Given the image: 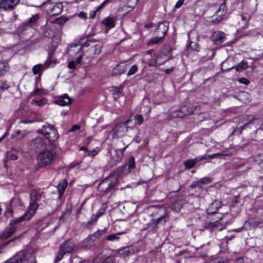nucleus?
<instances>
[{
	"mask_svg": "<svg viewBox=\"0 0 263 263\" xmlns=\"http://www.w3.org/2000/svg\"><path fill=\"white\" fill-rule=\"evenodd\" d=\"M168 219V216L167 214L165 213L162 216L155 220L157 223L164 224Z\"/></svg>",
	"mask_w": 263,
	"mask_h": 263,
	"instance_id": "38",
	"label": "nucleus"
},
{
	"mask_svg": "<svg viewBox=\"0 0 263 263\" xmlns=\"http://www.w3.org/2000/svg\"><path fill=\"white\" fill-rule=\"evenodd\" d=\"M124 233L123 232H122L118 233L116 234H111V235H108L106 239L109 241H118L119 239V237H118V235H121Z\"/></svg>",
	"mask_w": 263,
	"mask_h": 263,
	"instance_id": "36",
	"label": "nucleus"
},
{
	"mask_svg": "<svg viewBox=\"0 0 263 263\" xmlns=\"http://www.w3.org/2000/svg\"><path fill=\"white\" fill-rule=\"evenodd\" d=\"M135 160L133 156H130L129 158L127 166L129 172L133 171L135 168Z\"/></svg>",
	"mask_w": 263,
	"mask_h": 263,
	"instance_id": "30",
	"label": "nucleus"
},
{
	"mask_svg": "<svg viewBox=\"0 0 263 263\" xmlns=\"http://www.w3.org/2000/svg\"><path fill=\"white\" fill-rule=\"evenodd\" d=\"M66 253L62 251V249L60 248V250L55 257V262L57 263L59 262L63 257L64 255H65Z\"/></svg>",
	"mask_w": 263,
	"mask_h": 263,
	"instance_id": "40",
	"label": "nucleus"
},
{
	"mask_svg": "<svg viewBox=\"0 0 263 263\" xmlns=\"http://www.w3.org/2000/svg\"><path fill=\"white\" fill-rule=\"evenodd\" d=\"M138 2V0H127V6H123L120 7L119 9V11H125V13H127L128 12L132 11L134 7L137 5Z\"/></svg>",
	"mask_w": 263,
	"mask_h": 263,
	"instance_id": "16",
	"label": "nucleus"
},
{
	"mask_svg": "<svg viewBox=\"0 0 263 263\" xmlns=\"http://www.w3.org/2000/svg\"><path fill=\"white\" fill-rule=\"evenodd\" d=\"M55 157L53 150L46 149L41 152L37 157V164L40 167H44L51 164Z\"/></svg>",
	"mask_w": 263,
	"mask_h": 263,
	"instance_id": "4",
	"label": "nucleus"
},
{
	"mask_svg": "<svg viewBox=\"0 0 263 263\" xmlns=\"http://www.w3.org/2000/svg\"><path fill=\"white\" fill-rule=\"evenodd\" d=\"M39 18V16L37 14H35L31 17H30L28 21L27 22V23L31 24L35 22Z\"/></svg>",
	"mask_w": 263,
	"mask_h": 263,
	"instance_id": "48",
	"label": "nucleus"
},
{
	"mask_svg": "<svg viewBox=\"0 0 263 263\" xmlns=\"http://www.w3.org/2000/svg\"><path fill=\"white\" fill-rule=\"evenodd\" d=\"M5 263H36L32 250L21 251Z\"/></svg>",
	"mask_w": 263,
	"mask_h": 263,
	"instance_id": "3",
	"label": "nucleus"
},
{
	"mask_svg": "<svg viewBox=\"0 0 263 263\" xmlns=\"http://www.w3.org/2000/svg\"><path fill=\"white\" fill-rule=\"evenodd\" d=\"M226 13V7L224 3H223L220 6L218 10H217L216 12L218 17L214 20H212V22L214 23H217L219 22L221 20H222Z\"/></svg>",
	"mask_w": 263,
	"mask_h": 263,
	"instance_id": "15",
	"label": "nucleus"
},
{
	"mask_svg": "<svg viewBox=\"0 0 263 263\" xmlns=\"http://www.w3.org/2000/svg\"><path fill=\"white\" fill-rule=\"evenodd\" d=\"M182 203L179 201H176L172 205V209L176 212H179L182 208Z\"/></svg>",
	"mask_w": 263,
	"mask_h": 263,
	"instance_id": "35",
	"label": "nucleus"
},
{
	"mask_svg": "<svg viewBox=\"0 0 263 263\" xmlns=\"http://www.w3.org/2000/svg\"><path fill=\"white\" fill-rule=\"evenodd\" d=\"M37 133L43 135L50 142H54L58 139L59 135L54 128L50 125H45L37 130Z\"/></svg>",
	"mask_w": 263,
	"mask_h": 263,
	"instance_id": "6",
	"label": "nucleus"
},
{
	"mask_svg": "<svg viewBox=\"0 0 263 263\" xmlns=\"http://www.w3.org/2000/svg\"><path fill=\"white\" fill-rule=\"evenodd\" d=\"M110 2L109 0H105L100 5H99L95 10L91 12L89 14L90 18H93L96 14V12L99 11L100 9L103 8L106 4H108Z\"/></svg>",
	"mask_w": 263,
	"mask_h": 263,
	"instance_id": "26",
	"label": "nucleus"
},
{
	"mask_svg": "<svg viewBox=\"0 0 263 263\" xmlns=\"http://www.w3.org/2000/svg\"><path fill=\"white\" fill-rule=\"evenodd\" d=\"M41 31L44 36L47 37H51L54 34L53 27L49 24L42 26L41 28Z\"/></svg>",
	"mask_w": 263,
	"mask_h": 263,
	"instance_id": "17",
	"label": "nucleus"
},
{
	"mask_svg": "<svg viewBox=\"0 0 263 263\" xmlns=\"http://www.w3.org/2000/svg\"><path fill=\"white\" fill-rule=\"evenodd\" d=\"M47 100L46 98H43L40 100H33L32 103H34L36 105L41 106L47 103Z\"/></svg>",
	"mask_w": 263,
	"mask_h": 263,
	"instance_id": "46",
	"label": "nucleus"
},
{
	"mask_svg": "<svg viewBox=\"0 0 263 263\" xmlns=\"http://www.w3.org/2000/svg\"><path fill=\"white\" fill-rule=\"evenodd\" d=\"M242 21L243 22V24L246 25L247 24V22H248L249 18L248 17L244 16L243 15L241 16Z\"/></svg>",
	"mask_w": 263,
	"mask_h": 263,
	"instance_id": "58",
	"label": "nucleus"
},
{
	"mask_svg": "<svg viewBox=\"0 0 263 263\" xmlns=\"http://www.w3.org/2000/svg\"><path fill=\"white\" fill-rule=\"evenodd\" d=\"M222 203L221 201L215 200L213 203L210 204L207 209V213L208 214H213L216 213L217 210L221 207Z\"/></svg>",
	"mask_w": 263,
	"mask_h": 263,
	"instance_id": "20",
	"label": "nucleus"
},
{
	"mask_svg": "<svg viewBox=\"0 0 263 263\" xmlns=\"http://www.w3.org/2000/svg\"><path fill=\"white\" fill-rule=\"evenodd\" d=\"M158 224L159 223H157L156 220H153L147 224V228L149 231H152L153 233H155L157 230Z\"/></svg>",
	"mask_w": 263,
	"mask_h": 263,
	"instance_id": "32",
	"label": "nucleus"
},
{
	"mask_svg": "<svg viewBox=\"0 0 263 263\" xmlns=\"http://www.w3.org/2000/svg\"><path fill=\"white\" fill-rule=\"evenodd\" d=\"M184 1V0H178L175 6V8L178 9L180 8L183 5Z\"/></svg>",
	"mask_w": 263,
	"mask_h": 263,
	"instance_id": "55",
	"label": "nucleus"
},
{
	"mask_svg": "<svg viewBox=\"0 0 263 263\" xmlns=\"http://www.w3.org/2000/svg\"><path fill=\"white\" fill-rule=\"evenodd\" d=\"M174 70V68L172 67L169 69H166L165 71L166 74H168Z\"/></svg>",
	"mask_w": 263,
	"mask_h": 263,
	"instance_id": "63",
	"label": "nucleus"
},
{
	"mask_svg": "<svg viewBox=\"0 0 263 263\" xmlns=\"http://www.w3.org/2000/svg\"><path fill=\"white\" fill-rule=\"evenodd\" d=\"M134 252L133 247L132 246L125 247L119 251V253L124 257L128 256Z\"/></svg>",
	"mask_w": 263,
	"mask_h": 263,
	"instance_id": "27",
	"label": "nucleus"
},
{
	"mask_svg": "<svg viewBox=\"0 0 263 263\" xmlns=\"http://www.w3.org/2000/svg\"><path fill=\"white\" fill-rule=\"evenodd\" d=\"M80 150L85 151L87 153V155L91 157H95L98 153L99 149L98 147L93 148L91 151H88L86 147H82L80 148Z\"/></svg>",
	"mask_w": 263,
	"mask_h": 263,
	"instance_id": "31",
	"label": "nucleus"
},
{
	"mask_svg": "<svg viewBox=\"0 0 263 263\" xmlns=\"http://www.w3.org/2000/svg\"><path fill=\"white\" fill-rule=\"evenodd\" d=\"M210 182L211 179L210 178H203L200 180L199 183L206 184L210 183Z\"/></svg>",
	"mask_w": 263,
	"mask_h": 263,
	"instance_id": "51",
	"label": "nucleus"
},
{
	"mask_svg": "<svg viewBox=\"0 0 263 263\" xmlns=\"http://www.w3.org/2000/svg\"><path fill=\"white\" fill-rule=\"evenodd\" d=\"M211 40L216 45H219L226 40L225 33L221 31L213 32L211 36Z\"/></svg>",
	"mask_w": 263,
	"mask_h": 263,
	"instance_id": "11",
	"label": "nucleus"
},
{
	"mask_svg": "<svg viewBox=\"0 0 263 263\" xmlns=\"http://www.w3.org/2000/svg\"><path fill=\"white\" fill-rule=\"evenodd\" d=\"M232 202H233V203H232V207H234V204L237 203H238L239 202L238 201V197L236 196L234 198V200H233Z\"/></svg>",
	"mask_w": 263,
	"mask_h": 263,
	"instance_id": "62",
	"label": "nucleus"
},
{
	"mask_svg": "<svg viewBox=\"0 0 263 263\" xmlns=\"http://www.w3.org/2000/svg\"><path fill=\"white\" fill-rule=\"evenodd\" d=\"M44 91L41 89H36L31 92L32 95H41L43 93Z\"/></svg>",
	"mask_w": 263,
	"mask_h": 263,
	"instance_id": "52",
	"label": "nucleus"
},
{
	"mask_svg": "<svg viewBox=\"0 0 263 263\" xmlns=\"http://www.w3.org/2000/svg\"><path fill=\"white\" fill-rule=\"evenodd\" d=\"M80 127L79 125H74L70 129L69 132H73L75 130L79 129Z\"/></svg>",
	"mask_w": 263,
	"mask_h": 263,
	"instance_id": "57",
	"label": "nucleus"
},
{
	"mask_svg": "<svg viewBox=\"0 0 263 263\" xmlns=\"http://www.w3.org/2000/svg\"><path fill=\"white\" fill-rule=\"evenodd\" d=\"M137 70H138V67H137V65H132V67H130V68L129 69V71L127 72V76H130L134 74L137 71Z\"/></svg>",
	"mask_w": 263,
	"mask_h": 263,
	"instance_id": "44",
	"label": "nucleus"
},
{
	"mask_svg": "<svg viewBox=\"0 0 263 263\" xmlns=\"http://www.w3.org/2000/svg\"><path fill=\"white\" fill-rule=\"evenodd\" d=\"M19 199H14L12 200L10 206L8 208L7 211L5 212V215L7 217H10L12 216V208L14 206V203L19 202Z\"/></svg>",
	"mask_w": 263,
	"mask_h": 263,
	"instance_id": "29",
	"label": "nucleus"
},
{
	"mask_svg": "<svg viewBox=\"0 0 263 263\" xmlns=\"http://www.w3.org/2000/svg\"><path fill=\"white\" fill-rule=\"evenodd\" d=\"M81 259L78 256H74L71 259V263H81Z\"/></svg>",
	"mask_w": 263,
	"mask_h": 263,
	"instance_id": "54",
	"label": "nucleus"
},
{
	"mask_svg": "<svg viewBox=\"0 0 263 263\" xmlns=\"http://www.w3.org/2000/svg\"><path fill=\"white\" fill-rule=\"evenodd\" d=\"M83 47L81 44H74L70 45L68 49V53L70 57H74L79 53Z\"/></svg>",
	"mask_w": 263,
	"mask_h": 263,
	"instance_id": "19",
	"label": "nucleus"
},
{
	"mask_svg": "<svg viewBox=\"0 0 263 263\" xmlns=\"http://www.w3.org/2000/svg\"><path fill=\"white\" fill-rule=\"evenodd\" d=\"M102 23L109 28L115 27V20L110 16L104 18Z\"/></svg>",
	"mask_w": 263,
	"mask_h": 263,
	"instance_id": "25",
	"label": "nucleus"
},
{
	"mask_svg": "<svg viewBox=\"0 0 263 263\" xmlns=\"http://www.w3.org/2000/svg\"><path fill=\"white\" fill-rule=\"evenodd\" d=\"M51 0H47L43 4L47 13L50 15H58L63 10V4L61 2H52Z\"/></svg>",
	"mask_w": 263,
	"mask_h": 263,
	"instance_id": "5",
	"label": "nucleus"
},
{
	"mask_svg": "<svg viewBox=\"0 0 263 263\" xmlns=\"http://www.w3.org/2000/svg\"><path fill=\"white\" fill-rule=\"evenodd\" d=\"M9 159L11 160H15L17 159V156L15 154H11L9 156Z\"/></svg>",
	"mask_w": 263,
	"mask_h": 263,
	"instance_id": "59",
	"label": "nucleus"
},
{
	"mask_svg": "<svg viewBox=\"0 0 263 263\" xmlns=\"http://www.w3.org/2000/svg\"><path fill=\"white\" fill-rule=\"evenodd\" d=\"M19 218H17L10 221L9 226L6 227V229L0 233V239H6L14 234L16 230L15 225L22 221H17V220Z\"/></svg>",
	"mask_w": 263,
	"mask_h": 263,
	"instance_id": "8",
	"label": "nucleus"
},
{
	"mask_svg": "<svg viewBox=\"0 0 263 263\" xmlns=\"http://www.w3.org/2000/svg\"><path fill=\"white\" fill-rule=\"evenodd\" d=\"M77 63V61L76 62L74 61H71L68 64V67L70 69H75V63Z\"/></svg>",
	"mask_w": 263,
	"mask_h": 263,
	"instance_id": "53",
	"label": "nucleus"
},
{
	"mask_svg": "<svg viewBox=\"0 0 263 263\" xmlns=\"http://www.w3.org/2000/svg\"><path fill=\"white\" fill-rule=\"evenodd\" d=\"M104 210H99L96 215H94L92 216V220L93 221H96L98 219L104 214Z\"/></svg>",
	"mask_w": 263,
	"mask_h": 263,
	"instance_id": "45",
	"label": "nucleus"
},
{
	"mask_svg": "<svg viewBox=\"0 0 263 263\" xmlns=\"http://www.w3.org/2000/svg\"><path fill=\"white\" fill-rule=\"evenodd\" d=\"M42 197L41 192L33 189L30 194V202L28 210L23 216L19 217L17 221H24L30 219L36 213L39 207L38 202Z\"/></svg>",
	"mask_w": 263,
	"mask_h": 263,
	"instance_id": "2",
	"label": "nucleus"
},
{
	"mask_svg": "<svg viewBox=\"0 0 263 263\" xmlns=\"http://www.w3.org/2000/svg\"><path fill=\"white\" fill-rule=\"evenodd\" d=\"M9 68L8 63L6 61L0 62V76L7 72Z\"/></svg>",
	"mask_w": 263,
	"mask_h": 263,
	"instance_id": "28",
	"label": "nucleus"
},
{
	"mask_svg": "<svg viewBox=\"0 0 263 263\" xmlns=\"http://www.w3.org/2000/svg\"><path fill=\"white\" fill-rule=\"evenodd\" d=\"M78 16L80 18L86 20L87 18V14L84 12H81L78 14Z\"/></svg>",
	"mask_w": 263,
	"mask_h": 263,
	"instance_id": "56",
	"label": "nucleus"
},
{
	"mask_svg": "<svg viewBox=\"0 0 263 263\" xmlns=\"http://www.w3.org/2000/svg\"><path fill=\"white\" fill-rule=\"evenodd\" d=\"M44 144V142L41 137H37L32 141V144L36 148L40 146H43Z\"/></svg>",
	"mask_w": 263,
	"mask_h": 263,
	"instance_id": "37",
	"label": "nucleus"
},
{
	"mask_svg": "<svg viewBox=\"0 0 263 263\" xmlns=\"http://www.w3.org/2000/svg\"><path fill=\"white\" fill-rule=\"evenodd\" d=\"M76 245L72 240H68L61 245L60 248L66 254L71 253L75 248Z\"/></svg>",
	"mask_w": 263,
	"mask_h": 263,
	"instance_id": "14",
	"label": "nucleus"
},
{
	"mask_svg": "<svg viewBox=\"0 0 263 263\" xmlns=\"http://www.w3.org/2000/svg\"><path fill=\"white\" fill-rule=\"evenodd\" d=\"M19 2L20 0H0V9L5 11L12 10Z\"/></svg>",
	"mask_w": 263,
	"mask_h": 263,
	"instance_id": "10",
	"label": "nucleus"
},
{
	"mask_svg": "<svg viewBox=\"0 0 263 263\" xmlns=\"http://www.w3.org/2000/svg\"><path fill=\"white\" fill-rule=\"evenodd\" d=\"M247 62L245 61H241L239 64L235 67L237 71H242L248 68Z\"/></svg>",
	"mask_w": 263,
	"mask_h": 263,
	"instance_id": "34",
	"label": "nucleus"
},
{
	"mask_svg": "<svg viewBox=\"0 0 263 263\" xmlns=\"http://www.w3.org/2000/svg\"><path fill=\"white\" fill-rule=\"evenodd\" d=\"M129 121L130 120H128L124 122L117 124L112 129V138L115 139L125 135L127 132L128 129L130 128L128 126Z\"/></svg>",
	"mask_w": 263,
	"mask_h": 263,
	"instance_id": "7",
	"label": "nucleus"
},
{
	"mask_svg": "<svg viewBox=\"0 0 263 263\" xmlns=\"http://www.w3.org/2000/svg\"><path fill=\"white\" fill-rule=\"evenodd\" d=\"M102 44L100 42L94 43L89 42L87 45L83 46L84 53L83 55H80L77 59V64L82 62L83 64H86L90 60L96 56L100 54Z\"/></svg>",
	"mask_w": 263,
	"mask_h": 263,
	"instance_id": "1",
	"label": "nucleus"
},
{
	"mask_svg": "<svg viewBox=\"0 0 263 263\" xmlns=\"http://www.w3.org/2000/svg\"><path fill=\"white\" fill-rule=\"evenodd\" d=\"M54 63H52L51 61L46 62L44 64H37L33 66L32 68V71L34 74H38L41 73V72L48 68L50 66H54Z\"/></svg>",
	"mask_w": 263,
	"mask_h": 263,
	"instance_id": "13",
	"label": "nucleus"
},
{
	"mask_svg": "<svg viewBox=\"0 0 263 263\" xmlns=\"http://www.w3.org/2000/svg\"><path fill=\"white\" fill-rule=\"evenodd\" d=\"M234 263H243V259L242 257H239L235 260Z\"/></svg>",
	"mask_w": 263,
	"mask_h": 263,
	"instance_id": "61",
	"label": "nucleus"
},
{
	"mask_svg": "<svg viewBox=\"0 0 263 263\" xmlns=\"http://www.w3.org/2000/svg\"><path fill=\"white\" fill-rule=\"evenodd\" d=\"M26 134L25 130H17L13 135V137L15 140H20L22 139Z\"/></svg>",
	"mask_w": 263,
	"mask_h": 263,
	"instance_id": "33",
	"label": "nucleus"
},
{
	"mask_svg": "<svg viewBox=\"0 0 263 263\" xmlns=\"http://www.w3.org/2000/svg\"><path fill=\"white\" fill-rule=\"evenodd\" d=\"M186 110V108L185 107H182L181 109L178 110H175L174 111L171 112L169 115L170 119L179 118H183L185 115L186 113L185 111Z\"/></svg>",
	"mask_w": 263,
	"mask_h": 263,
	"instance_id": "22",
	"label": "nucleus"
},
{
	"mask_svg": "<svg viewBox=\"0 0 263 263\" xmlns=\"http://www.w3.org/2000/svg\"><path fill=\"white\" fill-rule=\"evenodd\" d=\"M157 63V60L156 59L155 60H151L149 63H148V65L149 66H155V64H156Z\"/></svg>",
	"mask_w": 263,
	"mask_h": 263,
	"instance_id": "60",
	"label": "nucleus"
},
{
	"mask_svg": "<svg viewBox=\"0 0 263 263\" xmlns=\"http://www.w3.org/2000/svg\"><path fill=\"white\" fill-rule=\"evenodd\" d=\"M80 164L79 163H75V162H73L71 164V165H70V167L71 168H73V167H76V166H79Z\"/></svg>",
	"mask_w": 263,
	"mask_h": 263,
	"instance_id": "64",
	"label": "nucleus"
},
{
	"mask_svg": "<svg viewBox=\"0 0 263 263\" xmlns=\"http://www.w3.org/2000/svg\"><path fill=\"white\" fill-rule=\"evenodd\" d=\"M71 102L70 98L67 94H65L56 100L55 103L60 106H65L70 104Z\"/></svg>",
	"mask_w": 263,
	"mask_h": 263,
	"instance_id": "21",
	"label": "nucleus"
},
{
	"mask_svg": "<svg viewBox=\"0 0 263 263\" xmlns=\"http://www.w3.org/2000/svg\"><path fill=\"white\" fill-rule=\"evenodd\" d=\"M127 66L128 64L126 62H122L117 64L112 70V74L114 75H118L124 73Z\"/></svg>",
	"mask_w": 263,
	"mask_h": 263,
	"instance_id": "18",
	"label": "nucleus"
},
{
	"mask_svg": "<svg viewBox=\"0 0 263 263\" xmlns=\"http://www.w3.org/2000/svg\"><path fill=\"white\" fill-rule=\"evenodd\" d=\"M163 38H164L163 37H162L160 35H158V36H156L153 39H151L149 41L148 44H158L163 40Z\"/></svg>",
	"mask_w": 263,
	"mask_h": 263,
	"instance_id": "39",
	"label": "nucleus"
},
{
	"mask_svg": "<svg viewBox=\"0 0 263 263\" xmlns=\"http://www.w3.org/2000/svg\"><path fill=\"white\" fill-rule=\"evenodd\" d=\"M134 119L136 121V124H141L143 122V118L141 115L137 114L135 116Z\"/></svg>",
	"mask_w": 263,
	"mask_h": 263,
	"instance_id": "42",
	"label": "nucleus"
},
{
	"mask_svg": "<svg viewBox=\"0 0 263 263\" xmlns=\"http://www.w3.org/2000/svg\"><path fill=\"white\" fill-rule=\"evenodd\" d=\"M107 229H104L101 230H99L96 233H95L92 235H91L95 239H97L99 238L100 236L104 234L106 232Z\"/></svg>",
	"mask_w": 263,
	"mask_h": 263,
	"instance_id": "41",
	"label": "nucleus"
},
{
	"mask_svg": "<svg viewBox=\"0 0 263 263\" xmlns=\"http://www.w3.org/2000/svg\"><path fill=\"white\" fill-rule=\"evenodd\" d=\"M95 238L91 235L85 238L81 243V247L84 248H89L94 245Z\"/></svg>",
	"mask_w": 263,
	"mask_h": 263,
	"instance_id": "23",
	"label": "nucleus"
},
{
	"mask_svg": "<svg viewBox=\"0 0 263 263\" xmlns=\"http://www.w3.org/2000/svg\"><path fill=\"white\" fill-rule=\"evenodd\" d=\"M195 164V160H187L184 162V165L185 167L187 168H192Z\"/></svg>",
	"mask_w": 263,
	"mask_h": 263,
	"instance_id": "47",
	"label": "nucleus"
},
{
	"mask_svg": "<svg viewBox=\"0 0 263 263\" xmlns=\"http://www.w3.org/2000/svg\"><path fill=\"white\" fill-rule=\"evenodd\" d=\"M112 179H116L115 177H109L103 180L99 185V190L106 193L113 192L115 190V187L112 183Z\"/></svg>",
	"mask_w": 263,
	"mask_h": 263,
	"instance_id": "9",
	"label": "nucleus"
},
{
	"mask_svg": "<svg viewBox=\"0 0 263 263\" xmlns=\"http://www.w3.org/2000/svg\"><path fill=\"white\" fill-rule=\"evenodd\" d=\"M168 26L169 23L167 21L159 23L157 29H156V34L164 37L168 31Z\"/></svg>",
	"mask_w": 263,
	"mask_h": 263,
	"instance_id": "12",
	"label": "nucleus"
},
{
	"mask_svg": "<svg viewBox=\"0 0 263 263\" xmlns=\"http://www.w3.org/2000/svg\"><path fill=\"white\" fill-rule=\"evenodd\" d=\"M238 82L241 83V84H245L246 85H248L250 82L249 81L245 78H240L239 80H238Z\"/></svg>",
	"mask_w": 263,
	"mask_h": 263,
	"instance_id": "49",
	"label": "nucleus"
},
{
	"mask_svg": "<svg viewBox=\"0 0 263 263\" xmlns=\"http://www.w3.org/2000/svg\"><path fill=\"white\" fill-rule=\"evenodd\" d=\"M248 120H249V121L247 123V124H250V123H254V121H255L256 120H257L258 119L256 117L250 115V116H248Z\"/></svg>",
	"mask_w": 263,
	"mask_h": 263,
	"instance_id": "50",
	"label": "nucleus"
},
{
	"mask_svg": "<svg viewBox=\"0 0 263 263\" xmlns=\"http://www.w3.org/2000/svg\"><path fill=\"white\" fill-rule=\"evenodd\" d=\"M68 19L64 17V16H61V17H60L58 18H57L54 22L59 25H63L64 24L65 22H66L67 21Z\"/></svg>",
	"mask_w": 263,
	"mask_h": 263,
	"instance_id": "43",
	"label": "nucleus"
},
{
	"mask_svg": "<svg viewBox=\"0 0 263 263\" xmlns=\"http://www.w3.org/2000/svg\"><path fill=\"white\" fill-rule=\"evenodd\" d=\"M67 186V182L65 180H63L58 185V190L59 194V198L61 197Z\"/></svg>",
	"mask_w": 263,
	"mask_h": 263,
	"instance_id": "24",
	"label": "nucleus"
}]
</instances>
